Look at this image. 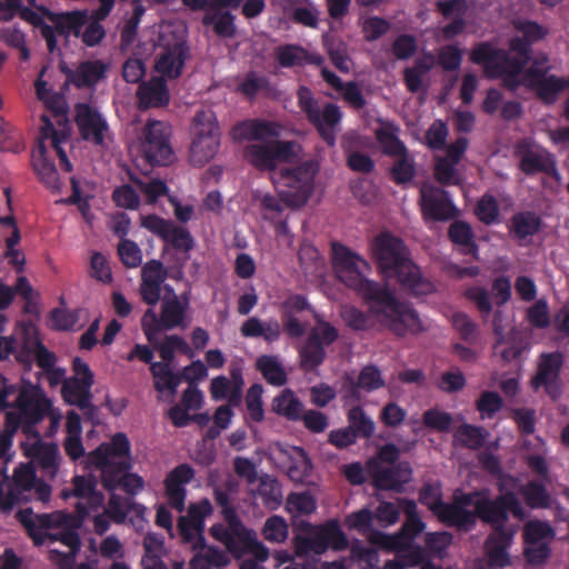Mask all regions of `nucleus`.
I'll list each match as a JSON object with an SVG mask.
<instances>
[{
    "instance_id": "nucleus-1",
    "label": "nucleus",
    "mask_w": 569,
    "mask_h": 569,
    "mask_svg": "<svg viewBox=\"0 0 569 569\" xmlns=\"http://www.w3.org/2000/svg\"><path fill=\"white\" fill-rule=\"evenodd\" d=\"M370 248L377 269L385 279H395L403 291L413 297L435 291V284L422 276L401 238L382 231L373 238Z\"/></svg>"
},
{
    "instance_id": "nucleus-2",
    "label": "nucleus",
    "mask_w": 569,
    "mask_h": 569,
    "mask_svg": "<svg viewBox=\"0 0 569 569\" xmlns=\"http://www.w3.org/2000/svg\"><path fill=\"white\" fill-rule=\"evenodd\" d=\"M131 446L126 433L117 432L109 442H102L90 451L86 459V468L100 471L103 488L109 492L121 488L130 496L143 489V479L129 470Z\"/></svg>"
},
{
    "instance_id": "nucleus-3",
    "label": "nucleus",
    "mask_w": 569,
    "mask_h": 569,
    "mask_svg": "<svg viewBox=\"0 0 569 569\" xmlns=\"http://www.w3.org/2000/svg\"><path fill=\"white\" fill-rule=\"evenodd\" d=\"M352 290L368 305L369 311L395 335L405 337L423 330L418 312L399 301L386 284L363 278Z\"/></svg>"
},
{
    "instance_id": "nucleus-4",
    "label": "nucleus",
    "mask_w": 569,
    "mask_h": 569,
    "mask_svg": "<svg viewBox=\"0 0 569 569\" xmlns=\"http://www.w3.org/2000/svg\"><path fill=\"white\" fill-rule=\"evenodd\" d=\"M316 170L309 163L295 168H283L274 176V183L279 189V198L266 193L260 200L264 210L281 212L282 202L289 207H302L309 200L315 187Z\"/></svg>"
},
{
    "instance_id": "nucleus-5",
    "label": "nucleus",
    "mask_w": 569,
    "mask_h": 569,
    "mask_svg": "<svg viewBox=\"0 0 569 569\" xmlns=\"http://www.w3.org/2000/svg\"><path fill=\"white\" fill-rule=\"evenodd\" d=\"M51 407L48 398L39 383L24 382L14 400L17 411H8L4 418V430L9 435H16L18 429L27 436L39 437L37 426L44 419V413Z\"/></svg>"
},
{
    "instance_id": "nucleus-6",
    "label": "nucleus",
    "mask_w": 569,
    "mask_h": 569,
    "mask_svg": "<svg viewBox=\"0 0 569 569\" xmlns=\"http://www.w3.org/2000/svg\"><path fill=\"white\" fill-rule=\"evenodd\" d=\"M509 513L519 520H522L526 516L521 502L511 490L505 489L495 499L483 495L475 502L476 520L480 519L482 522L490 525L492 532L509 531L506 527Z\"/></svg>"
},
{
    "instance_id": "nucleus-7",
    "label": "nucleus",
    "mask_w": 569,
    "mask_h": 569,
    "mask_svg": "<svg viewBox=\"0 0 569 569\" xmlns=\"http://www.w3.org/2000/svg\"><path fill=\"white\" fill-rule=\"evenodd\" d=\"M297 98L300 110L306 114L308 121L317 129L321 139L328 146H335V128L339 124L342 117L339 107L329 102L322 110H320L312 91L305 86L298 89Z\"/></svg>"
},
{
    "instance_id": "nucleus-8",
    "label": "nucleus",
    "mask_w": 569,
    "mask_h": 569,
    "mask_svg": "<svg viewBox=\"0 0 569 569\" xmlns=\"http://www.w3.org/2000/svg\"><path fill=\"white\" fill-rule=\"evenodd\" d=\"M563 366L565 355L561 351L540 353L537 358L536 371L529 381L530 388L533 391L543 390L552 401L559 400L565 387L561 378Z\"/></svg>"
},
{
    "instance_id": "nucleus-9",
    "label": "nucleus",
    "mask_w": 569,
    "mask_h": 569,
    "mask_svg": "<svg viewBox=\"0 0 569 569\" xmlns=\"http://www.w3.org/2000/svg\"><path fill=\"white\" fill-rule=\"evenodd\" d=\"M27 536L36 547L43 546L46 541H59V531L49 532L50 529H60L68 523L69 516L61 511L50 513H34L32 508L19 509L14 515Z\"/></svg>"
},
{
    "instance_id": "nucleus-10",
    "label": "nucleus",
    "mask_w": 569,
    "mask_h": 569,
    "mask_svg": "<svg viewBox=\"0 0 569 569\" xmlns=\"http://www.w3.org/2000/svg\"><path fill=\"white\" fill-rule=\"evenodd\" d=\"M339 337L338 330L328 321L317 319L313 327L299 349L300 367L306 372L315 371L327 357L326 347Z\"/></svg>"
},
{
    "instance_id": "nucleus-11",
    "label": "nucleus",
    "mask_w": 569,
    "mask_h": 569,
    "mask_svg": "<svg viewBox=\"0 0 569 569\" xmlns=\"http://www.w3.org/2000/svg\"><path fill=\"white\" fill-rule=\"evenodd\" d=\"M295 141L271 140L266 143H250L243 149L244 159L259 171H273L278 162L296 157Z\"/></svg>"
},
{
    "instance_id": "nucleus-12",
    "label": "nucleus",
    "mask_w": 569,
    "mask_h": 569,
    "mask_svg": "<svg viewBox=\"0 0 569 569\" xmlns=\"http://www.w3.org/2000/svg\"><path fill=\"white\" fill-rule=\"evenodd\" d=\"M509 54L505 49L495 47L489 41H482L475 44L470 52L471 61L500 60L501 62H510L515 70H523L531 60V44L521 37H515L509 42Z\"/></svg>"
},
{
    "instance_id": "nucleus-13",
    "label": "nucleus",
    "mask_w": 569,
    "mask_h": 569,
    "mask_svg": "<svg viewBox=\"0 0 569 569\" xmlns=\"http://www.w3.org/2000/svg\"><path fill=\"white\" fill-rule=\"evenodd\" d=\"M366 471L373 487L378 490L401 492L403 486L410 482L412 478V468L408 461L386 466L378 460H368Z\"/></svg>"
},
{
    "instance_id": "nucleus-14",
    "label": "nucleus",
    "mask_w": 569,
    "mask_h": 569,
    "mask_svg": "<svg viewBox=\"0 0 569 569\" xmlns=\"http://www.w3.org/2000/svg\"><path fill=\"white\" fill-rule=\"evenodd\" d=\"M331 264L337 278L350 289L360 283L363 270L370 268L365 259L339 242L331 244Z\"/></svg>"
},
{
    "instance_id": "nucleus-15",
    "label": "nucleus",
    "mask_w": 569,
    "mask_h": 569,
    "mask_svg": "<svg viewBox=\"0 0 569 569\" xmlns=\"http://www.w3.org/2000/svg\"><path fill=\"white\" fill-rule=\"evenodd\" d=\"M144 159L151 166H168L173 152L169 143L168 128L161 121H150L144 128V140L141 143Z\"/></svg>"
},
{
    "instance_id": "nucleus-16",
    "label": "nucleus",
    "mask_w": 569,
    "mask_h": 569,
    "mask_svg": "<svg viewBox=\"0 0 569 569\" xmlns=\"http://www.w3.org/2000/svg\"><path fill=\"white\" fill-rule=\"evenodd\" d=\"M420 204L426 220L449 221L459 214L449 192L433 184L425 183L421 187Z\"/></svg>"
},
{
    "instance_id": "nucleus-17",
    "label": "nucleus",
    "mask_w": 569,
    "mask_h": 569,
    "mask_svg": "<svg viewBox=\"0 0 569 569\" xmlns=\"http://www.w3.org/2000/svg\"><path fill=\"white\" fill-rule=\"evenodd\" d=\"M72 488L70 490H63V498L70 496L83 500L84 502L76 503V511L78 516L83 519L89 510H97L103 506L104 495L98 490V477L89 472L87 475H76L71 479Z\"/></svg>"
},
{
    "instance_id": "nucleus-18",
    "label": "nucleus",
    "mask_w": 569,
    "mask_h": 569,
    "mask_svg": "<svg viewBox=\"0 0 569 569\" xmlns=\"http://www.w3.org/2000/svg\"><path fill=\"white\" fill-rule=\"evenodd\" d=\"M515 154L519 159V169L526 176L537 173L556 176L558 173L553 154L545 148H532L527 140L517 143Z\"/></svg>"
},
{
    "instance_id": "nucleus-19",
    "label": "nucleus",
    "mask_w": 569,
    "mask_h": 569,
    "mask_svg": "<svg viewBox=\"0 0 569 569\" xmlns=\"http://www.w3.org/2000/svg\"><path fill=\"white\" fill-rule=\"evenodd\" d=\"M74 121L81 138L96 146H103L109 126L100 112L88 103L76 104Z\"/></svg>"
},
{
    "instance_id": "nucleus-20",
    "label": "nucleus",
    "mask_w": 569,
    "mask_h": 569,
    "mask_svg": "<svg viewBox=\"0 0 569 569\" xmlns=\"http://www.w3.org/2000/svg\"><path fill=\"white\" fill-rule=\"evenodd\" d=\"M194 478V469L188 463L174 467L164 479V491L168 505L182 512L186 508L187 489L186 485Z\"/></svg>"
},
{
    "instance_id": "nucleus-21",
    "label": "nucleus",
    "mask_w": 569,
    "mask_h": 569,
    "mask_svg": "<svg viewBox=\"0 0 569 569\" xmlns=\"http://www.w3.org/2000/svg\"><path fill=\"white\" fill-rule=\"evenodd\" d=\"M190 56L189 47L183 41L167 44L157 54L154 69L162 78L177 79L182 74L187 59Z\"/></svg>"
},
{
    "instance_id": "nucleus-22",
    "label": "nucleus",
    "mask_w": 569,
    "mask_h": 569,
    "mask_svg": "<svg viewBox=\"0 0 569 569\" xmlns=\"http://www.w3.org/2000/svg\"><path fill=\"white\" fill-rule=\"evenodd\" d=\"M168 278V271L162 262L152 259L141 269L140 295L149 306H156L160 300L161 286Z\"/></svg>"
},
{
    "instance_id": "nucleus-23",
    "label": "nucleus",
    "mask_w": 569,
    "mask_h": 569,
    "mask_svg": "<svg viewBox=\"0 0 569 569\" xmlns=\"http://www.w3.org/2000/svg\"><path fill=\"white\" fill-rule=\"evenodd\" d=\"M138 108L142 111L151 108H163L170 102L167 81L162 77H151L139 83L137 89Z\"/></svg>"
},
{
    "instance_id": "nucleus-24",
    "label": "nucleus",
    "mask_w": 569,
    "mask_h": 569,
    "mask_svg": "<svg viewBox=\"0 0 569 569\" xmlns=\"http://www.w3.org/2000/svg\"><path fill=\"white\" fill-rule=\"evenodd\" d=\"M282 127L274 121L264 119H248L238 122L232 132L234 138L249 141H263L268 138H277L281 134Z\"/></svg>"
},
{
    "instance_id": "nucleus-25",
    "label": "nucleus",
    "mask_w": 569,
    "mask_h": 569,
    "mask_svg": "<svg viewBox=\"0 0 569 569\" xmlns=\"http://www.w3.org/2000/svg\"><path fill=\"white\" fill-rule=\"evenodd\" d=\"M62 71L66 73L67 80L74 87L92 88L106 77L107 64L101 60H88L81 62L76 70L66 67L62 68Z\"/></svg>"
},
{
    "instance_id": "nucleus-26",
    "label": "nucleus",
    "mask_w": 569,
    "mask_h": 569,
    "mask_svg": "<svg viewBox=\"0 0 569 569\" xmlns=\"http://www.w3.org/2000/svg\"><path fill=\"white\" fill-rule=\"evenodd\" d=\"M92 386V383L80 381L78 377H73L62 383L61 396L68 405L77 406L84 413L93 412Z\"/></svg>"
},
{
    "instance_id": "nucleus-27",
    "label": "nucleus",
    "mask_w": 569,
    "mask_h": 569,
    "mask_svg": "<svg viewBox=\"0 0 569 569\" xmlns=\"http://www.w3.org/2000/svg\"><path fill=\"white\" fill-rule=\"evenodd\" d=\"M493 333L496 341L493 345V352L505 361L511 362L521 360L523 352L527 349V343L521 337L516 335L505 336L503 329L497 321H493Z\"/></svg>"
},
{
    "instance_id": "nucleus-28",
    "label": "nucleus",
    "mask_w": 569,
    "mask_h": 569,
    "mask_svg": "<svg viewBox=\"0 0 569 569\" xmlns=\"http://www.w3.org/2000/svg\"><path fill=\"white\" fill-rule=\"evenodd\" d=\"M47 18L53 23L54 38L57 34L68 39L71 34L79 38L80 32L87 24V13L84 11H70L56 13L47 11Z\"/></svg>"
},
{
    "instance_id": "nucleus-29",
    "label": "nucleus",
    "mask_w": 569,
    "mask_h": 569,
    "mask_svg": "<svg viewBox=\"0 0 569 569\" xmlns=\"http://www.w3.org/2000/svg\"><path fill=\"white\" fill-rule=\"evenodd\" d=\"M436 517L446 526L453 527L459 531L468 532L476 527L475 510L462 508L459 503L445 502Z\"/></svg>"
},
{
    "instance_id": "nucleus-30",
    "label": "nucleus",
    "mask_w": 569,
    "mask_h": 569,
    "mask_svg": "<svg viewBox=\"0 0 569 569\" xmlns=\"http://www.w3.org/2000/svg\"><path fill=\"white\" fill-rule=\"evenodd\" d=\"M240 333L244 338H262L266 342L273 343L280 339L282 329L274 318L262 321L257 317H250L241 325Z\"/></svg>"
},
{
    "instance_id": "nucleus-31",
    "label": "nucleus",
    "mask_w": 569,
    "mask_h": 569,
    "mask_svg": "<svg viewBox=\"0 0 569 569\" xmlns=\"http://www.w3.org/2000/svg\"><path fill=\"white\" fill-rule=\"evenodd\" d=\"M303 409V402L289 388L281 390L271 401V411L291 422L301 420Z\"/></svg>"
},
{
    "instance_id": "nucleus-32",
    "label": "nucleus",
    "mask_w": 569,
    "mask_h": 569,
    "mask_svg": "<svg viewBox=\"0 0 569 569\" xmlns=\"http://www.w3.org/2000/svg\"><path fill=\"white\" fill-rule=\"evenodd\" d=\"M513 532L512 531H499L492 532L487 541V557L488 562L492 567L503 568L510 565V557L507 551L511 541H512Z\"/></svg>"
},
{
    "instance_id": "nucleus-33",
    "label": "nucleus",
    "mask_w": 569,
    "mask_h": 569,
    "mask_svg": "<svg viewBox=\"0 0 569 569\" xmlns=\"http://www.w3.org/2000/svg\"><path fill=\"white\" fill-rule=\"evenodd\" d=\"M189 307V300L187 296L181 298L173 296L170 299L163 301L161 306L160 321L161 326L171 330L177 327L186 328L184 318Z\"/></svg>"
},
{
    "instance_id": "nucleus-34",
    "label": "nucleus",
    "mask_w": 569,
    "mask_h": 569,
    "mask_svg": "<svg viewBox=\"0 0 569 569\" xmlns=\"http://www.w3.org/2000/svg\"><path fill=\"white\" fill-rule=\"evenodd\" d=\"M32 166L40 180L50 189H59V173L47 156L46 146L40 142L32 150Z\"/></svg>"
},
{
    "instance_id": "nucleus-35",
    "label": "nucleus",
    "mask_w": 569,
    "mask_h": 569,
    "mask_svg": "<svg viewBox=\"0 0 569 569\" xmlns=\"http://www.w3.org/2000/svg\"><path fill=\"white\" fill-rule=\"evenodd\" d=\"M450 241L459 247L461 254L471 256L478 259V244L475 241V234L471 226L462 220H456L448 229Z\"/></svg>"
},
{
    "instance_id": "nucleus-36",
    "label": "nucleus",
    "mask_w": 569,
    "mask_h": 569,
    "mask_svg": "<svg viewBox=\"0 0 569 569\" xmlns=\"http://www.w3.org/2000/svg\"><path fill=\"white\" fill-rule=\"evenodd\" d=\"M476 64L483 66L485 73L490 79L502 78L505 87L515 90L520 86L519 77L523 70H515L510 62L500 60L472 61Z\"/></svg>"
},
{
    "instance_id": "nucleus-37",
    "label": "nucleus",
    "mask_w": 569,
    "mask_h": 569,
    "mask_svg": "<svg viewBox=\"0 0 569 569\" xmlns=\"http://www.w3.org/2000/svg\"><path fill=\"white\" fill-rule=\"evenodd\" d=\"M375 137L383 154L397 157L408 151L403 141L399 138V128L393 123H383L375 131Z\"/></svg>"
},
{
    "instance_id": "nucleus-38",
    "label": "nucleus",
    "mask_w": 569,
    "mask_h": 569,
    "mask_svg": "<svg viewBox=\"0 0 569 569\" xmlns=\"http://www.w3.org/2000/svg\"><path fill=\"white\" fill-rule=\"evenodd\" d=\"M528 89L533 90L545 104H553L559 93L569 89V78L551 74L532 83Z\"/></svg>"
},
{
    "instance_id": "nucleus-39",
    "label": "nucleus",
    "mask_w": 569,
    "mask_h": 569,
    "mask_svg": "<svg viewBox=\"0 0 569 569\" xmlns=\"http://www.w3.org/2000/svg\"><path fill=\"white\" fill-rule=\"evenodd\" d=\"M256 368L271 386L281 387L288 381L287 371L277 356H260L256 361Z\"/></svg>"
},
{
    "instance_id": "nucleus-40",
    "label": "nucleus",
    "mask_w": 569,
    "mask_h": 569,
    "mask_svg": "<svg viewBox=\"0 0 569 569\" xmlns=\"http://www.w3.org/2000/svg\"><path fill=\"white\" fill-rule=\"evenodd\" d=\"M220 137L200 136L194 137L190 147V158L194 166L202 167L218 152Z\"/></svg>"
},
{
    "instance_id": "nucleus-41",
    "label": "nucleus",
    "mask_w": 569,
    "mask_h": 569,
    "mask_svg": "<svg viewBox=\"0 0 569 569\" xmlns=\"http://www.w3.org/2000/svg\"><path fill=\"white\" fill-rule=\"evenodd\" d=\"M339 542L346 543V537L336 522L328 523L311 535L312 552L318 555L325 552L333 543L339 548Z\"/></svg>"
},
{
    "instance_id": "nucleus-42",
    "label": "nucleus",
    "mask_w": 569,
    "mask_h": 569,
    "mask_svg": "<svg viewBox=\"0 0 569 569\" xmlns=\"http://www.w3.org/2000/svg\"><path fill=\"white\" fill-rule=\"evenodd\" d=\"M258 481L257 491L264 507L270 510L278 509L282 503V490L278 479L264 473L260 476Z\"/></svg>"
},
{
    "instance_id": "nucleus-43",
    "label": "nucleus",
    "mask_w": 569,
    "mask_h": 569,
    "mask_svg": "<svg viewBox=\"0 0 569 569\" xmlns=\"http://www.w3.org/2000/svg\"><path fill=\"white\" fill-rule=\"evenodd\" d=\"M33 458L46 473L51 477L57 475L60 461L58 445L40 442L33 448Z\"/></svg>"
},
{
    "instance_id": "nucleus-44",
    "label": "nucleus",
    "mask_w": 569,
    "mask_h": 569,
    "mask_svg": "<svg viewBox=\"0 0 569 569\" xmlns=\"http://www.w3.org/2000/svg\"><path fill=\"white\" fill-rule=\"evenodd\" d=\"M351 395L357 396L359 390L371 392L385 386L379 368L375 365L366 366L358 375L357 381L350 379Z\"/></svg>"
},
{
    "instance_id": "nucleus-45",
    "label": "nucleus",
    "mask_w": 569,
    "mask_h": 569,
    "mask_svg": "<svg viewBox=\"0 0 569 569\" xmlns=\"http://www.w3.org/2000/svg\"><path fill=\"white\" fill-rule=\"evenodd\" d=\"M519 492L522 495L526 505L531 509H546L551 505V496L541 482L528 481L520 487Z\"/></svg>"
},
{
    "instance_id": "nucleus-46",
    "label": "nucleus",
    "mask_w": 569,
    "mask_h": 569,
    "mask_svg": "<svg viewBox=\"0 0 569 569\" xmlns=\"http://www.w3.org/2000/svg\"><path fill=\"white\" fill-rule=\"evenodd\" d=\"M511 222V231L518 240H525L528 237H532L541 227V219L530 211L513 214Z\"/></svg>"
},
{
    "instance_id": "nucleus-47",
    "label": "nucleus",
    "mask_w": 569,
    "mask_h": 569,
    "mask_svg": "<svg viewBox=\"0 0 569 569\" xmlns=\"http://www.w3.org/2000/svg\"><path fill=\"white\" fill-rule=\"evenodd\" d=\"M396 160L390 168V178L398 186H405L412 181L416 176V162L409 151L395 157Z\"/></svg>"
},
{
    "instance_id": "nucleus-48",
    "label": "nucleus",
    "mask_w": 569,
    "mask_h": 569,
    "mask_svg": "<svg viewBox=\"0 0 569 569\" xmlns=\"http://www.w3.org/2000/svg\"><path fill=\"white\" fill-rule=\"evenodd\" d=\"M522 537L525 545L550 543L555 538V530L547 521L530 520L523 526Z\"/></svg>"
},
{
    "instance_id": "nucleus-49",
    "label": "nucleus",
    "mask_w": 569,
    "mask_h": 569,
    "mask_svg": "<svg viewBox=\"0 0 569 569\" xmlns=\"http://www.w3.org/2000/svg\"><path fill=\"white\" fill-rule=\"evenodd\" d=\"M227 562L223 551L216 547L198 549L189 562V569H211L212 567H222Z\"/></svg>"
},
{
    "instance_id": "nucleus-50",
    "label": "nucleus",
    "mask_w": 569,
    "mask_h": 569,
    "mask_svg": "<svg viewBox=\"0 0 569 569\" xmlns=\"http://www.w3.org/2000/svg\"><path fill=\"white\" fill-rule=\"evenodd\" d=\"M274 57L281 68L302 67L306 49L299 44H281L276 48Z\"/></svg>"
},
{
    "instance_id": "nucleus-51",
    "label": "nucleus",
    "mask_w": 569,
    "mask_h": 569,
    "mask_svg": "<svg viewBox=\"0 0 569 569\" xmlns=\"http://www.w3.org/2000/svg\"><path fill=\"white\" fill-rule=\"evenodd\" d=\"M137 506L132 498H123L112 491L104 512L109 519L120 525L126 521L128 513Z\"/></svg>"
},
{
    "instance_id": "nucleus-52",
    "label": "nucleus",
    "mask_w": 569,
    "mask_h": 569,
    "mask_svg": "<svg viewBox=\"0 0 569 569\" xmlns=\"http://www.w3.org/2000/svg\"><path fill=\"white\" fill-rule=\"evenodd\" d=\"M311 468L306 451L300 447H295L288 465V477L296 482H302L310 475Z\"/></svg>"
},
{
    "instance_id": "nucleus-53",
    "label": "nucleus",
    "mask_w": 569,
    "mask_h": 569,
    "mask_svg": "<svg viewBox=\"0 0 569 569\" xmlns=\"http://www.w3.org/2000/svg\"><path fill=\"white\" fill-rule=\"evenodd\" d=\"M348 427L355 431L357 438H370L375 432V422L360 406L348 411Z\"/></svg>"
},
{
    "instance_id": "nucleus-54",
    "label": "nucleus",
    "mask_w": 569,
    "mask_h": 569,
    "mask_svg": "<svg viewBox=\"0 0 569 569\" xmlns=\"http://www.w3.org/2000/svg\"><path fill=\"white\" fill-rule=\"evenodd\" d=\"M210 533L217 540L222 542L226 548L234 556L240 557L247 550H249L252 545L250 543H241L237 541V537L230 531V528L223 526L221 523L213 525L210 528Z\"/></svg>"
},
{
    "instance_id": "nucleus-55",
    "label": "nucleus",
    "mask_w": 569,
    "mask_h": 569,
    "mask_svg": "<svg viewBox=\"0 0 569 569\" xmlns=\"http://www.w3.org/2000/svg\"><path fill=\"white\" fill-rule=\"evenodd\" d=\"M512 27L516 31L521 33V38L528 41L531 46L545 39L549 33L548 28L539 24L536 21L523 18L513 19Z\"/></svg>"
},
{
    "instance_id": "nucleus-56",
    "label": "nucleus",
    "mask_w": 569,
    "mask_h": 569,
    "mask_svg": "<svg viewBox=\"0 0 569 569\" xmlns=\"http://www.w3.org/2000/svg\"><path fill=\"white\" fill-rule=\"evenodd\" d=\"M455 437L461 446L478 450L485 443L486 432L480 427L465 423L458 428Z\"/></svg>"
},
{
    "instance_id": "nucleus-57",
    "label": "nucleus",
    "mask_w": 569,
    "mask_h": 569,
    "mask_svg": "<svg viewBox=\"0 0 569 569\" xmlns=\"http://www.w3.org/2000/svg\"><path fill=\"white\" fill-rule=\"evenodd\" d=\"M21 18L40 30L42 38L46 40L48 51L53 53L58 48V41L54 38V29L50 24L46 23L38 13L30 9H23L21 11Z\"/></svg>"
},
{
    "instance_id": "nucleus-58",
    "label": "nucleus",
    "mask_w": 569,
    "mask_h": 569,
    "mask_svg": "<svg viewBox=\"0 0 569 569\" xmlns=\"http://www.w3.org/2000/svg\"><path fill=\"white\" fill-rule=\"evenodd\" d=\"M194 137L218 136L220 137L219 126L216 114L211 110H200L196 113L192 123Z\"/></svg>"
},
{
    "instance_id": "nucleus-59",
    "label": "nucleus",
    "mask_w": 569,
    "mask_h": 569,
    "mask_svg": "<svg viewBox=\"0 0 569 569\" xmlns=\"http://www.w3.org/2000/svg\"><path fill=\"white\" fill-rule=\"evenodd\" d=\"M270 88L269 78L256 71H249L238 87L239 91L250 99L254 98L261 91H269Z\"/></svg>"
},
{
    "instance_id": "nucleus-60",
    "label": "nucleus",
    "mask_w": 569,
    "mask_h": 569,
    "mask_svg": "<svg viewBox=\"0 0 569 569\" xmlns=\"http://www.w3.org/2000/svg\"><path fill=\"white\" fill-rule=\"evenodd\" d=\"M463 297L471 301L483 319L492 311V302L489 291L481 286H470L463 290Z\"/></svg>"
},
{
    "instance_id": "nucleus-61",
    "label": "nucleus",
    "mask_w": 569,
    "mask_h": 569,
    "mask_svg": "<svg viewBox=\"0 0 569 569\" xmlns=\"http://www.w3.org/2000/svg\"><path fill=\"white\" fill-rule=\"evenodd\" d=\"M222 516L227 522V527L230 528V531L237 537L238 542H241L242 545L250 543L253 546L256 541L252 538L251 532L241 522L233 506L222 510Z\"/></svg>"
},
{
    "instance_id": "nucleus-62",
    "label": "nucleus",
    "mask_w": 569,
    "mask_h": 569,
    "mask_svg": "<svg viewBox=\"0 0 569 569\" xmlns=\"http://www.w3.org/2000/svg\"><path fill=\"white\" fill-rule=\"evenodd\" d=\"M317 508L316 500L307 492H292L287 498L286 509L290 513L310 515Z\"/></svg>"
},
{
    "instance_id": "nucleus-63",
    "label": "nucleus",
    "mask_w": 569,
    "mask_h": 569,
    "mask_svg": "<svg viewBox=\"0 0 569 569\" xmlns=\"http://www.w3.org/2000/svg\"><path fill=\"white\" fill-rule=\"evenodd\" d=\"M81 310H64L54 308L50 311L51 328L58 331L72 330L80 319Z\"/></svg>"
},
{
    "instance_id": "nucleus-64",
    "label": "nucleus",
    "mask_w": 569,
    "mask_h": 569,
    "mask_svg": "<svg viewBox=\"0 0 569 569\" xmlns=\"http://www.w3.org/2000/svg\"><path fill=\"white\" fill-rule=\"evenodd\" d=\"M37 480L34 469L29 465L21 463L14 469L12 488L22 492V495L31 496Z\"/></svg>"
}]
</instances>
